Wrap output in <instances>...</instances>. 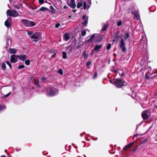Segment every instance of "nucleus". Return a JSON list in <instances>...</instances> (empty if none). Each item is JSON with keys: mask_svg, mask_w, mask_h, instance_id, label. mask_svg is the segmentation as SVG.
Segmentation results:
<instances>
[{"mask_svg": "<svg viewBox=\"0 0 157 157\" xmlns=\"http://www.w3.org/2000/svg\"><path fill=\"white\" fill-rule=\"evenodd\" d=\"M30 61L29 60L27 59L25 61V63L27 65H29L30 64Z\"/></svg>", "mask_w": 157, "mask_h": 157, "instance_id": "7c9ffc66", "label": "nucleus"}, {"mask_svg": "<svg viewBox=\"0 0 157 157\" xmlns=\"http://www.w3.org/2000/svg\"><path fill=\"white\" fill-rule=\"evenodd\" d=\"M70 39V36L69 34L68 33H65L64 35V39L65 41H67L68 40Z\"/></svg>", "mask_w": 157, "mask_h": 157, "instance_id": "dca6fc26", "label": "nucleus"}, {"mask_svg": "<svg viewBox=\"0 0 157 157\" xmlns=\"http://www.w3.org/2000/svg\"><path fill=\"white\" fill-rule=\"evenodd\" d=\"M24 67V65H21L19 66L18 67V69H20L22 68H23Z\"/></svg>", "mask_w": 157, "mask_h": 157, "instance_id": "4c0bfd02", "label": "nucleus"}, {"mask_svg": "<svg viewBox=\"0 0 157 157\" xmlns=\"http://www.w3.org/2000/svg\"><path fill=\"white\" fill-rule=\"evenodd\" d=\"M9 51L11 54H13L17 52V50L15 49L10 48L9 49Z\"/></svg>", "mask_w": 157, "mask_h": 157, "instance_id": "412c9836", "label": "nucleus"}, {"mask_svg": "<svg viewBox=\"0 0 157 157\" xmlns=\"http://www.w3.org/2000/svg\"><path fill=\"white\" fill-rule=\"evenodd\" d=\"M98 76V74L97 72H95L94 75L93 77V79H95L97 78V77Z\"/></svg>", "mask_w": 157, "mask_h": 157, "instance_id": "c85d7f7f", "label": "nucleus"}, {"mask_svg": "<svg viewBox=\"0 0 157 157\" xmlns=\"http://www.w3.org/2000/svg\"><path fill=\"white\" fill-rule=\"evenodd\" d=\"M97 138H96V140H97Z\"/></svg>", "mask_w": 157, "mask_h": 157, "instance_id": "0e129e2a", "label": "nucleus"}, {"mask_svg": "<svg viewBox=\"0 0 157 157\" xmlns=\"http://www.w3.org/2000/svg\"><path fill=\"white\" fill-rule=\"evenodd\" d=\"M6 63L8 65L10 68L11 69L12 67L11 65L9 62L8 61H6Z\"/></svg>", "mask_w": 157, "mask_h": 157, "instance_id": "e433bc0d", "label": "nucleus"}, {"mask_svg": "<svg viewBox=\"0 0 157 157\" xmlns=\"http://www.w3.org/2000/svg\"><path fill=\"white\" fill-rule=\"evenodd\" d=\"M112 71L115 73H117V71L116 70H113Z\"/></svg>", "mask_w": 157, "mask_h": 157, "instance_id": "49530a36", "label": "nucleus"}, {"mask_svg": "<svg viewBox=\"0 0 157 157\" xmlns=\"http://www.w3.org/2000/svg\"><path fill=\"white\" fill-rule=\"evenodd\" d=\"M149 68L150 69H151V67H149Z\"/></svg>", "mask_w": 157, "mask_h": 157, "instance_id": "680f3d73", "label": "nucleus"}, {"mask_svg": "<svg viewBox=\"0 0 157 157\" xmlns=\"http://www.w3.org/2000/svg\"><path fill=\"white\" fill-rule=\"evenodd\" d=\"M122 23V21L121 20H120L119 21H117V25L118 26H120Z\"/></svg>", "mask_w": 157, "mask_h": 157, "instance_id": "cd10ccee", "label": "nucleus"}, {"mask_svg": "<svg viewBox=\"0 0 157 157\" xmlns=\"http://www.w3.org/2000/svg\"><path fill=\"white\" fill-rule=\"evenodd\" d=\"M92 62L90 61H88L86 63V66L88 67H89V66L91 64Z\"/></svg>", "mask_w": 157, "mask_h": 157, "instance_id": "bb28decb", "label": "nucleus"}, {"mask_svg": "<svg viewBox=\"0 0 157 157\" xmlns=\"http://www.w3.org/2000/svg\"><path fill=\"white\" fill-rule=\"evenodd\" d=\"M67 6H63V8L64 9H65L67 8Z\"/></svg>", "mask_w": 157, "mask_h": 157, "instance_id": "3c124183", "label": "nucleus"}, {"mask_svg": "<svg viewBox=\"0 0 157 157\" xmlns=\"http://www.w3.org/2000/svg\"><path fill=\"white\" fill-rule=\"evenodd\" d=\"M116 79H113V80H109V82L110 83L112 84H114L115 85V81Z\"/></svg>", "mask_w": 157, "mask_h": 157, "instance_id": "b1692460", "label": "nucleus"}, {"mask_svg": "<svg viewBox=\"0 0 157 157\" xmlns=\"http://www.w3.org/2000/svg\"><path fill=\"white\" fill-rule=\"evenodd\" d=\"M46 79V78L45 77H43L41 78V80L42 81H44Z\"/></svg>", "mask_w": 157, "mask_h": 157, "instance_id": "c03bdc74", "label": "nucleus"}, {"mask_svg": "<svg viewBox=\"0 0 157 157\" xmlns=\"http://www.w3.org/2000/svg\"><path fill=\"white\" fill-rule=\"evenodd\" d=\"M115 86L118 88H121L122 86L126 85V83L122 79L117 78L115 80Z\"/></svg>", "mask_w": 157, "mask_h": 157, "instance_id": "7ed1b4c3", "label": "nucleus"}, {"mask_svg": "<svg viewBox=\"0 0 157 157\" xmlns=\"http://www.w3.org/2000/svg\"><path fill=\"white\" fill-rule=\"evenodd\" d=\"M94 49H93L91 52L90 53V54L91 56L93 55L94 54Z\"/></svg>", "mask_w": 157, "mask_h": 157, "instance_id": "a18cd8bd", "label": "nucleus"}, {"mask_svg": "<svg viewBox=\"0 0 157 157\" xmlns=\"http://www.w3.org/2000/svg\"><path fill=\"white\" fill-rule=\"evenodd\" d=\"M149 76H146V79H147V78H149Z\"/></svg>", "mask_w": 157, "mask_h": 157, "instance_id": "6e6d98bb", "label": "nucleus"}, {"mask_svg": "<svg viewBox=\"0 0 157 157\" xmlns=\"http://www.w3.org/2000/svg\"><path fill=\"white\" fill-rule=\"evenodd\" d=\"M52 7H53L52 6H50V8H51V9H52Z\"/></svg>", "mask_w": 157, "mask_h": 157, "instance_id": "bf43d9fd", "label": "nucleus"}, {"mask_svg": "<svg viewBox=\"0 0 157 157\" xmlns=\"http://www.w3.org/2000/svg\"><path fill=\"white\" fill-rule=\"evenodd\" d=\"M40 36V34L39 32H35L31 36L30 38L32 39L37 40L39 39Z\"/></svg>", "mask_w": 157, "mask_h": 157, "instance_id": "1a4fd4ad", "label": "nucleus"}, {"mask_svg": "<svg viewBox=\"0 0 157 157\" xmlns=\"http://www.w3.org/2000/svg\"><path fill=\"white\" fill-rule=\"evenodd\" d=\"M68 5L71 8H75L76 6L75 3L69 2L68 3Z\"/></svg>", "mask_w": 157, "mask_h": 157, "instance_id": "a211bd4d", "label": "nucleus"}, {"mask_svg": "<svg viewBox=\"0 0 157 157\" xmlns=\"http://www.w3.org/2000/svg\"><path fill=\"white\" fill-rule=\"evenodd\" d=\"M148 111L145 110L143 111L141 114V116L142 118L144 120H147L149 117V115L148 114Z\"/></svg>", "mask_w": 157, "mask_h": 157, "instance_id": "6e6552de", "label": "nucleus"}, {"mask_svg": "<svg viewBox=\"0 0 157 157\" xmlns=\"http://www.w3.org/2000/svg\"><path fill=\"white\" fill-rule=\"evenodd\" d=\"M60 25V23H57L55 25V27L56 28H58Z\"/></svg>", "mask_w": 157, "mask_h": 157, "instance_id": "37998d69", "label": "nucleus"}, {"mask_svg": "<svg viewBox=\"0 0 157 157\" xmlns=\"http://www.w3.org/2000/svg\"><path fill=\"white\" fill-rule=\"evenodd\" d=\"M18 55H12L11 56L10 62L11 63H14L17 61V58H18Z\"/></svg>", "mask_w": 157, "mask_h": 157, "instance_id": "9d476101", "label": "nucleus"}, {"mask_svg": "<svg viewBox=\"0 0 157 157\" xmlns=\"http://www.w3.org/2000/svg\"><path fill=\"white\" fill-rule=\"evenodd\" d=\"M39 2L41 4H43L44 2V0H39Z\"/></svg>", "mask_w": 157, "mask_h": 157, "instance_id": "79ce46f5", "label": "nucleus"}, {"mask_svg": "<svg viewBox=\"0 0 157 157\" xmlns=\"http://www.w3.org/2000/svg\"><path fill=\"white\" fill-rule=\"evenodd\" d=\"M83 134H80V136H81V137H82V136H83Z\"/></svg>", "mask_w": 157, "mask_h": 157, "instance_id": "864d4df0", "label": "nucleus"}, {"mask_svg": "<svg viewBox=\"0 0 157 157\" xmlns=\"http://www.w3.org/2000/svg\"><path fill=\"white\" fill-rule=\"evenodd\" d=\"M1 67L3 70H5L6 69V64L4 63H2L1 64Z\"/></svg>", "mask_w": 157, "mask_h": 157, "instance_id": "5701e85b", "label": "nucleus"}, {"mask_svg": "<svg viewBox=\"0 0 157 157\" xmlns=\"http://www.w3.org/2000/svg\"><path fill=\"white\" fill-rule=\"evenodd\" d=\"M10 92L8 94H7L5 95H4V98H6L7 97L9 96L10 95Z\"/></svg>", "mask_w": 157, "mask_h": 157, "instance_id": "a19ab883", "label": "nucleus"}, {"mask_svg": "<svg viewBox=\"0 0 157 157\" xmlns=\"http://www.w3.org/2000/svg\"><path fill=\"white\" fill-rule=\"evenodd\" d=\"M124 40L127 41V40H129L130 39V36L129 34L128 33H126L125 34V36L124 37Z\"/></svg>", "mask_w": 157, "mask_h": 157, "instance_id": "2eb2a0df", "label": "nucleus"}, {"mask_svg": "<svg viewBox=\"0 0 157 157\" xmlns=\"http://www.w3.org/2000/svg\"><path fill=\"white\" fill-rule=\"evenodd\" d=\"M102 47V46L101 45H96L95 47L93 49L95 51H98V52H99V51L98 50L100 49Z\"/></svg>", "mask_w": 157, "mask_h": 157, "instance_id": "f3484780", "label": "nucleus"}, {"mask_svg": "<svg viewBox=\"0 0 157 157\" xmlns=\"http://www.w3.org/2000/svg\"><path fill=\"white\" fill-rule=\"evenodd\" d=\"M56 53H54L53 55H52L51 56L52 57V58H53L55 56H56Z\"/></svg>", "mask_w": 157, "mask_h": 157, "instance_id": "de8ad7c7", "label": "nucleus"}, {"mask_svg": "<svg viewBox=\"0 0 157 157\" xmlns=\"http://www.w3.org/2000/svg\"><path fill=\"white\" fill-rule=\"evenodd\" d=\"M11 19L10 18H8L5 22V26L8 28H10L11 26Z\"/></svg>", "mask_w": 157, "mask_h": 157, "instance_id": "9b49d317", "label": "nucleus"}, {"mask_svg": "<svg viewBox=\"0 0 157 157\" xmlns=\"http://www.w3.org/2000/svg\"><path fill=\"white\" fill-rule=\"evenodd\" d=\"M48 10V8H47L46 7H41V8H40L39 10L40 11H44L45 10Z\"/></svg>", "mask_w": 157, "mask_h": 157, "instance_id": "4be33fe9", "label": "nucleus"}, {"mask_svg": "<svg viewBox=\"0 0 157 157\" xmlns=\"http://www.w3.org/2000/svg\"><path fill=\"white\" fill-rule=\"evenodd\" d=\"M136 136V135H134V137L135 136Z\"/></svg>", "mask_w": 157, "mask_h": 157, "instance_id": "e2e57ef3", "label": "nucleus"}, {"mask_svg": "<svg viewBox=\"0 0 157 157\" xmlns=\"http://www.w3.org/2000/svg\"><path fill=\"white\" fill-rule=\"evenodd\" d=\"M9 1L10 2V0H9Z\"/></svg>", "mask_w": 157, "mask_h": 157, "instance_id": "69168bd1", "label": "nucleus"}, {"mask_svg": "<svg viewBox=\"0 0 157 157\" xmlns=\"http://www.w3.org/2000/svg\"><path fill=\"white\" fill-rule=\"evenodd\" d=\"M52 7H53L52 6H50V8H51V9H52Z\"/></svg>", "mask_w": 157, "mask_h": 157, "instance_id": "052dcab7", "label": "nucleus"}, {"mask_svg": "<svg viewBox=\"0 0 157 157\" xmlns=\"http://www.w3.org/2000/svg\"><path fill=\"white\" fill-rule=\"evenodd\" d=\"M111 44L110 43H109L108 44L106 48L107 50H109L110 48H111Z\"/></svg>", "mask_w": 157, "mask_h": 157, "instance_id": "473e14b6", "label": "nucleus"}, {"mask_svg": "<svg viewBox=\"0 0 157 157\" xmlns=\"http://www.w3.org/2000/svg\"><path fill=\"white\" fill-rule=\"evenodd\" d=\"M134 143L132 142L127 146H126L124 147L123 148V150H126L127 148H129L130 147L132 146V145Z\"/></svg>", "mask_w": 157, "mask_h": 157, "instance_id": "6ab92c4d", "label": "nucleus"}, {"mask_svg": "<svg viewBox=\"0 0 157 157\" xmlns=\"http://www.w3.org/2000/svg\"><path fill=\"white\" fill-rule=\"evenodd\" d=\"M21 22L26 27H31L36 25V23L34 21L29 20L28 19H23L21 21Z\"/></svg>", "mask_w": 157, "mask_h": 157, "instance_id": "f03ea898", "label": "nucleus"}, {"mask_svg": "<svg viewBox=\"0 0 157 157\" xmlns=\"http://www.w3.org/2000/svg\"><path fill=\"white\" fill-rule=\"evenodd\" d=\"M120 47L121 49L123 52L125 53L126 51V49L125 47V43L123 39H122L120 41Z\"/></svg>", "mask_w": 157, "mask_h": 157, "instance_id": "0eeeda50", "label": "nucleus"}, {"mask_svg": "<svg viewBox=\"0 0 157 157\" xmlns=\"http://www.w3.org/2000/svg\"><path fill=\"white\" fill-rule=\"evenodd\" d=\"M88 1L89 2V3L88 4L87 6H86V9H88L90 8L91 4V0H89Z\"/></svg>", "mask_w": 157, "mask_h": 157, "instance_id": "c756f323", "label": "nucleus"}, {"mask_svg": "<svg viewBox=\"0 0 157 157\" xmlns=\"http://www.w3.org/2000/svg\"><path fill=\"white\" fill-rule=\"evenodd\" d=\"M9 41H10V42H11V40L10 39H8V40H7V42H6V44H7V43H8Z\"/></svg>", "mask_w": 157, "mask_h": 157, "instance_id": "09e8293b", "label": "nucleus"}, {"mask_svg": "<svg viewBox=\"0 0 157 157\" xmlns=\"http://www.w3.org/2000/svg\"><path fill=\"white\" fill-rule=\"evenodd\" d=\"M106 28H107V26L105 25H104V26L102 28V29L101 30V31H103L105 30L106 29Z\"/></svg>", "mask_w": 157, "mask_h": 157, "instance_id": "f704fd0d", "label": "nucleus"}, {"mask_svg": "<svg viewBox=\"0 0 157 157\" xmlns=\"http://www.w3.org/2000/svg\"><path fill=\"white\" fill-rule=\"evenodd\" d=\"M18 58L22 61H24L26 58V55H18Z\"/></svg>", "mask_w": 157, "mask_h": 157, "instance_id": "4468645a", "label": "nucleus"}, {"mask_svg": "<svg viewBox=\"0 0 157 157\" xmlns=\"http://www.w3.org/2000/svg\"><path fill=\"white\" fill-rule=\"evenodd\" d=\"M67 58V54L65 52H63V58L66 59Z\"/></svg>", "mask_w": 157, "mask_h": 157, "instance_id": "393cba45", "label": "nucleus"}, {"mask_svg": "<svg viewBox=\"0 0 157 157\" xmlns=\"http://www.w3.org/2000/svg\"><path fill=\"white\" fill-rule=\"evenodd\" d=\"M58 72L61 75H62L63 73L62 70L61 69H59V70L58 71Z\"/></svg>", "mask_w": 157, "mask_h": 157, "instance_id": "72a5a7b5", "label": "nucleus"}, {"mask_svg": "<svg viewBox=\"0 0 157 157\" xmlns=\"http://www.w3.org/2000/svg\"><path fill=\"white\" fill-rule=\"evenodd\" d=\"M82 19L84 20V21L82 22V24L85 26H86L87 24L88 21V17L86 15H84L82 17Z\"/></svg>", "mask_w": 157, "mask_h": 157, "instance_id": "f8f14e48", "label": "nucleus"}, {"mask_svg": "<svg viewBox=\"0 0 157 157\" xmlns=\"http://www.w3.org/2000/svg\"><path fill=\"white\" fill-rule=\"evenodd\" d=\"M13 6L17 9H19L20 8V6L17 5H13Z\"/></svg>", "mask_w": 157, "mask_h": 157, "instance_id": "ea45409f", "label": "nucleus"}, {"mask_svg": "<svg viewBox=\"0 0 157 157\" xmlns=\"http://www.w3.org/2000/svg\"><path fill=\"white\" fill-rule=\"evenodd\" d=\"M70 2L75 3V0H71Z\"/></svg>", "mask_w": 157, "mask_h": 157, "instance_id": "8fccbe9b", "label": "nucleus"}, {"mask_svg": "<svg viewBox=\"0 0 157 157\" xmlns=\"http://www.w3.org/2000/svg\"><path fill=\"white\" fill-rule=\"evenodd\" d=\"M86 34V32L85 31H83L81 33V35L83 36H84Z\"/></svg>", "mask_w": 157, "mask_h": 157, "instance_id": "58836bf2", "label": "nucleus"}, {"mask_svg": "<svg viewBox=\"0 0 157 157\" xmlns=\"http://www.w3.org/2000/svg\"><path fill=\"white\" fill-rule=\"evenodd\" d=\"M33 41H35V42H36L37 41V40H33Z\"/></svg>", "mask_w": 157, "mask_h": 157, "instance_id": "13d9d810", "label": "nucleus"}, {"mask_svg": "<svg viewBox=\"0 0 157 157\" xmlns=\"http://www.w3.org/2000/svg\"><path fill=\"white\" fill-rule=\"evenodd\" d=\"M100 40H97V39H96V41H97V42H99Z\"/></svg>", "mask_w": 157, "mask_h": 157, "instance_id": "5fc2aeb1", "label": "nucleus"}, {"mask_svg": "<svg viewBox=\"0 0 157 157\" xmlns=\"http://www.w3.org/2000/svg\"><path fill=\"white\" fill-rule=\"evenodd\" d=\"M131 12L134 15L136 20H138L139 19L140 15L136 5L134 4L132 5L130 8L128 10V13Z\"/></svg>", "mask_w": 157, "mask_h": 157, "instance_id": "f257e3e1", "label": "nucleus"}, {"mask_svg": "<svg viewBox=\"0 0 157 157\" xmlns=\"http://www.w3.org/2000/svg\"><path fill=\"white\" fill-rule=\"evenodd\" d=\"M82 55L84 56V59H86L88 57V55L87 54L85 53V52H84L82 53Z\"/></svg>", "mask_w": 157, "mask_h": 157, "instance_id": "a878e982", "label": "nucleus"}, {"mask_svg": "<svg viewBox=\"0 0 157 157\" xmlns=\"http://www.w3.org/2000/svg\"><path fill=\"white\" fill-rule=\"evenodd\" d=\"M6 13L7 16H9L10 17H17L19 15L18 12L14 10H11L8 9L7 10Z\"/></svg>", "mask_w": 157, "mask_h": 157, "instance_id": "20e7f679", "label": "nucleus"}, {"mask_svg": "<svg viewBox=\"0 0 157 157\" xmlns=\"http://www.w3.org/2000/svg\"><path fill=\"white\" fill-rule=\"evenodd\" d=\"M34 81L35 84L36 85V86L38 88H39L40 87V86L38 80L37 79H35Z\"/></svg>", "mask_w": 157, "mask_h": 157, "instance_id": "aec40b11", "label": "nucleus"}, {"mask_svg": "<svg viewBox=\"0 0 157 157\" xmlns=\"http://www.w3.org/2000/svg\"><path fill=\"white\" fill-rule=\"evenodd\" d=\"M33 32L32 31H27L28 34L29 35H32L33 34Z\"/></svg>", "mask_w": 157, "mask_h": 157, "instance_id": "c9c22d12", "label": "nucleus"}, {"mask_svg": "<svg viewBox=\"0 0 157 157\" xmlns=\"http://www.w3.org/2000/svg\"><path fill=\"white\" fill-rule=\"evenodd\" d=\"M1 157H6L5 155H2V156Z\"/></svg>", "mask_w": 157, "mask_h": 157, "instance_id": "4d7b16f0", "label": "nucleus"}, {"mask_svg": "<svg viewBox=\"0 0 157 157\" xmlns=\"http://www.w3.org/2000/svg\"><path fill=\"white\" fill-rule=\"evenodd\" d=\"M58 92L59 91L57 89L54 87H52L50 88L48 95L52 96L57 94Z\"/></svg>", "mask_w": 157, "mask_h": 157, "instance_id": "39448f33", "label": "nucleus"}, {"mask_svg": "<svg viewBox=\"0 0 157 157\" xmlns=\"http://www.w3.org/2000/svg\"><path fill=\"white\" fill-rule=\"evenodd\" d=\"M96 35V34H94L93 35H92L90 37V38L87 40L86 41L88 42H93L95 38V35Z\"/></svg>", "mask_w": 157, "mask_h": 157, "instance_id": "ddd939ff", "label": "nucleus"}, {"mask_svg": "<svg viewBox=\"0 0 157 157\" xmlns=\"http://www.w3.org/2000/svg\"><path fill=\"white\" fill-rule=\"evenodd\" d=\"M83 5V8L84 9H86V2L84 0H78L77 6L78 8L81 7Z\"/></svg>", "mask_w": 157, "mask_h": 157, "instance_id": "423d86ee", "label": "nucleus"}, {"mask_svg": "<svg viewBox=\"0 0 157 157\" xmlns=\"http://www.w3.org/2000/svg\"><path fill=\"white\" fill-rule=\"evenodd\" d=\"M98 38H101V40H102V38L101 36H98Z\"/></svg>", "mask_w": 157, "mask_h": 157, "instance_id": "603ef678", "label": "nucleus"}, {"mask_svg": "<svg viewBox=\"0 0 157 157\" xmlns=\"http://www.w3.org/2000/svg\"><path fill=\"white\" fill-rule=\"evenodd\" d=\"M6 107L5 105H2L0 106V111L2 110L6 109Z\"/></svg>", "mask_w": 157, "mask_h": 157, "instance_id": "2f4dec72", "label": "nucleus"}]
</instances>
